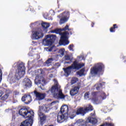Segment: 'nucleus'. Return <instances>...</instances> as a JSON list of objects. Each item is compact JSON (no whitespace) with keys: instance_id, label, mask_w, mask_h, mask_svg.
<instances>
[{"instance_id":"nucleus-1","label":"nucleus","mask_w":126,"mask_h":126,"mask_svg":"<svg viewBox=\"0 0 126 126\" xmlns=\"http://www.w3.org/2000/svg\"><path fill=\"white\" fill-rule=\"evenodd\" d=\"M54 85L52 87L51 89L48 92V93H50V92H51L54 97H55V98H57V99H64L65 96L63 94V92L61 89V86L59 85L58 81L54 79Z\"/></svg>"},{"instance_id":"nucleus-2","label":"nucleus","mask_w":126,"mask_h":126,"mask_svg":"<svg viewBox=\"0 0 126 126\" xmlns=\"http://www.w3.org/2000/svg\"><path fill=\"white\" fill-rule=\"evenodd\" d=\"M45 72L42 69L36 70L35 72L32 71L30 73L32 76H35L34 80V83L36 85H40V86H44L46 84V81L44 77L42 76Z\"/></svg>"},{"instance_id":"nucleus-3","label":"nucleus","mask_w":126,"mask_h":126,"mask_svg":"<svg viewBox=\"0 0 126 126\" xmlns=\"http://www.w3.org/2000/svg\"><path fill=\"white\" fill-rule=\"evenodd\" d=\"M51 110V108L49 105H42L39 107V110L38 111V119L40 122L41 125H43L46 121V119H47V116L43 113V112L45 113H48Z\"/></svg>"},{"instance_id":"nucleus-4","label":"nucleus","mask_w":126,"mask_h":126,"mask_svg":"<svg viewBox=\"0 0 126 126\" xmlns=\"http://www.w3.org/2000/svg\"><path fill=\"white\" fill-rule=\"evenodd\" d=\"M84 65L85 64L84 63H78V61H77V60H75L71 66H68L65 68H63L65 73L64 74L66 76H68V75L70 74V73L71 72V70H72V69L78 70L81 68V67H83Z\"/></svg>"},{"instance_id":"nucleus-5","label":"nucleus","mask_w":126,"mask_h":126,"mask_svg":"<svg viewBox=\"0 0 126 126\" xmlns=\"http://www.w3.org/2000/svg\"><path fill=\"white\" fill-rule=\"evenodd\" d=\"M92 95L93 96L92 100L94 104H99L102 102V100H105L107 98L106 94L103 92H94Z\"/></svg>"},{"instance_id":"nucleus-6","label":"nucleus","mask_w":126,"mask_h":126,"mask_svg":"<svg viewBox=\"0 0 126 126\" xmlns=\"http://www.w3.org/2000/svg\"><path fill=\"white\" fill-rule=\"evenodd\" d=\"M19 114L23 118H25V119H27V120H31L33 121V118L34 117V112L31 110L29 111L28 109L26 107H22L21 108L19 111Z\"/></svg>"},{"instance_id":"nucleus-7","label":"nucleus","mask_w":126,"mask_h":126,"mask_svg":"<svg viewBox=\"0 0 126 126\" xmlns=\"http://www.w3.org/2000/svg\"><path fill=\"white\" fill-rule=\"evenodd\" d=\"M93 110V107L91 104H89L87 106V108L83 109V108H79L77 112H73L70 116V118L72 119L76 115H82V116H84L88 111Z\"/></svg>"},{"instance_id":"nucleus-8","label":"nucleus","mask_w":126,"mask_h":126,"mask_svg":"<svg viewBox=\"0 0 126 126\" xmlns=\"http://www.w3.org/2000/svg\"><path fill=\"white\" fill-rule=\"evenodd\" d=\"M105 68V66L102 63H97L91 69V74L92 76H95L97 74H100V72H102Z\"/></svg>"},{"instance_id":"nucleus-9","label":"nucleus","mask_w":126,"mask_h":126,"mask_svg":"<svg viewBox=\"0 0 126 126\" xmlns=\"http://www.w3.org/2000/svg\"><path fill=\"white\" fill-rule=\"evenodd\" d=\"M24 75H25V66L23 64H20L16 70L15 77L17 80H19Z\"/></svg>"},{"instance_id":"nucleus-10","label":"nucleus","mask_w":126,"mask_h":126,"mask_svg":"<svg viewBox=\"0 0 126 126\" xmlns=\"http://www.w3.org/2000/svg\"><path fill=\"white\" fill-rule=\"evenodd\" d=\"M60 35H61V38L59 41V44L63 45V46L68 45L69 44V41H68V35H69V33L67 32H61Z\"/></svg>"},{"instance_id":"nucleus-11","label":"nucleus","mask_w":126,"mask_h":126,"mask_svg":"<svg viewBox=\"0 0 126 126\" xmlns=\"http://www.w3.org/2000/svg\"><path fill=\"white\" fill-rule=\"evenodd\" d=\"M56 40V35L54 34L47 35L46 38L43 39L42 44L44 46H51Z\"/></svg>"},{"instance_id":"nucleus-12","label":"nucleus","mask_w":126,"mask_h":126,"mask_svg":"<svg viewBox=\"0 0 126 126\" xmlns=\"http://www.w3.org/2000/svg\"><path fill=\"white\" fill-rule=\"evenodd\" d=\"M58 17L60 18V24H63L68 20V17H69V12L66 11L63 13L60 14V15L58 16Z\"/></svg>"},{"instance_id":"nucleus-13","label":"nucleus","mask_w":126,"mask_h":126,"mask_svg":"<svg viewBox=\"0 0 126 126\" xmlns=\"http://www.w3.org/2000/svg\"><path fill=\"white\" fill-rule=\"evenodd\" d=\"M68 118V114H64L62 112L58 113L57 117V122L60 124L63 123V122H66Z\"/></svg>"},{"instance_id":"nucleus-14","label":"nucleus","mask_w":126,"mask_h":126,"mask_svg":"<svg viewBox=\"0 0 126 126\" xmlns=\"http://www.w3.org/2000/svg\"><path fill=\"white\" fill-rule=\"evenodd\" d=\"M44 37V34L42 31H35L32 33V39L33 40H38V39H41V38H43Z\"/></svg>"},{"instance_id":"nucleus-15","label":"nucleus","mask_w":126,"mask_h":126,"mask_svg":"<svg viewBox=\"0 0 126 126\" xmlns=\"http://www.w3.org/2000/svg\"><path fill=\"white\" fill-rule=\"evenodd\" d=\"M22 101L25 102L26 104H29L32 101V98L30 94L25 95L22 97Z\"/></svg>"},{"instance_id":"nucleus-16","label":"nucleus","mask_w":126,"mask_h":126,"mask_svg":"<svg viewBox=\"0 0 126 126\" xmlns=\"http://www.w3.org/2000/svg\"><path fill=\"white\" fill-rule=\"evenodd\" d=\"M91 117L88 118V119L86 120V123H90L91 124L95 125V124L97 123V119L93 117H94V114H91Z\"/></svg>"},{"instance_id":"nucleus-17","label":"nucleus","mask_w":126,"mask_h":126,"mask_svg":"<svg viewBox=\"0 0 126 126\" xmlns=\"http://www.w3.org/2000/svg\"><path fill=\"white\" fill-rule=\"evenodd\" d=\"M33 94L35 95L37 100H43L45 98V96H46V94L38 93L36 91L34 92Z\"/></svg>"},{"instance_id":"nucleus-18","label":"nucleus","mask_w":126,"mask_h":126,"mask_svg":"<svg viewBox=\"0 0 126 126\" xmlns=\"http://www.w3.org/2000/svg\"><path fill=\"white\" fill-rule=\"evenodd\" d=\"M32 125H33V120L31 119L30 120H26L22 123L20 126H32Z\"/></svg>"},{"instance_id":"nucleus-19","label":"nucleus","mask_w":126,"mask_h":126,"mask_svg":"<svg viewBox=\"0 0 126 126\" xmlns=\"http://www.w3.org/2000/svg\"><path fill=\"white\" fill-rule=\"evenodd\" d=\"M24 84L26 87H28V88H30L32 86V82L28 78H25L24 79Z\"/></svg>"},{"instance_id":"nucleus-20","label":"nucleus","mask_w":126,"mask_h":126,"mask_svg":"<svg viewBox=\"0 0 126 126\" xmlns=\"http://www.w3.org/2000/svg\"><path fill=\"white\" fill-rule=\"evenodd\" d=\"M79 90V87H75L72 88L70 91V94L71 96H74V95H76L77 93H78V91Z\"/></svg>"},{"instance_id":"nucleus-21","label":"nucleus","mask_w":126,"mask_h":126,"mask_svg":"<svg viewBox=\"0 0 126 126\" xmlns=\"http://www.w3.org/2000/svg\"><path fill=\"white\" fill-rule=\"evenodd\" d=\"M60 113H62L63 114H68V106L66 105L62 106L61 108Z\"/></svg>"},{"instance_id":"nucleus-22","label":"nucleus","mask_w":126,"mask_h":126,"mask_svg":"<svg viewBox=\"0 0 126 126\" xmlns=\"http://www.w3.org/2000/svg\"><path fill=\"white\" fill-rule=\"evenodd\" d=\"M76 124L78 125V126H85V122H84V121H83L82 119L78 120Z\"/></svg>"},{"instance_id":"nucleus-23","label":"nucleus","mask_w":126,"mask_h":126,"mask_svg":"<svg viewBox=\"0 0 126 126\" xmlns=\"http://www.w3.org/2000/svg\"><path fill=\"white\" fill-rule=\"evenodd\" d=\"M54 61V59L53 58H50L46 62L45 65L46 66H50L52 64V63H53V61Z\"/></svg>"},{"instance_id":"nucleus-24","label":"nucleus","mask_w":126,"mask_h":126,"mask_svg":"<svg viewBox=\"0 0 126 126\" xmlns=\"http://www.w3.org/2000/svg\"><path fill=\"white\" fill-rule=\"evenodd\" d=\"M41 26L44 29H47V28L50 27V24L48 23L42 22L41 23Z\"/></svg>"},{"instance_id":"nucleus-25","label":"nucleus","mask_w":126,"mask_h":126,"mask_svg":"<svg viewBox=\"0 0 126 126\" xmlns=\"http://www.w3.org/2000/svg\"><path fill=\"white\" fill-rule=\"evenodd\" d=\"M84 71H85V69L83 68L80 71H78L77 72V74L79 75V76H82V75H84Z\"/></svg>"},{"instance_id":"nucleus-26","label":"nucleus","mask_w":126,"mask_h":126,"mask_svg":"<svg viewBox=\"0 0 126 126\" xmlns=\"http://www.w3.org/2000/svg\"><path fill=\"white\" fill-rule=\"evenodd\" d=\"M65 50L64 48H62L59 50L58 54L60 57H63L64 55Z\"/></svg>"},{"instance_id":"nucleus-27","label":"nucleus","mask_w":126,"mask_h":126,"mask_svg":"<svg viewBox=\"0 0 126 126\" xmlns=\"http://www.w3.org/2000/svg\"><path fill=\"white\" fill-rule=\"evenodd\" d=\"M94 87L96 88V90H100V88H102V84H96L95 85Z\"/></svg>"},{"instance_id":"nucleus-28","label":"nucleus","mask_w":126,"mask_h":126,"mask_svg":"<svg viewBox=\"0 0 126 126\" xmlns=\"http://www.w3.org/2000/svg\"><path fill=\"white\" fill-rule=\"evenodd\" d=\"M78 81V78L76 77L72 78L71 81V84L72 85V84H74L76 82H77Z\"/></svg>"},{"instance_id":"nucleus-29","label":"nucleus","mask_w":126,"mask_h":126,"mask_svg":"<svg viewBox=\"0 0 126 126\" xmlns=\"http://www.w3.org/2000/svg\"><path fill=\"white\" fill-rule=\"evenodd\" d=\"M116 28H118V26H117L116 24H114L113 25V28L112 27L110 28V32H115V30H114V29H116Z\"/></svg>"},{"instance_id":"nucleus-30","label":"nucleus","mask_w":126,"mask_h":126,"mask_svg":"<svg viewBox=\"0 0 126 126\" xmlns=\"http://www.w3.org/2000/svg\"><path fill=\"white\" fill-rule=\"evenodd\" d=\"M89 93L87 92L84 95V99L85 100H87V99H89Z\"/></svg>"},{"instance_id":"nucleus-31","label":"nucleus","mask_w":126,"mask_h":126,"mask_svg":"<svg viewBox=\"0 0 126 126\" xmlns=\"http://www.w3.org/2000/svg\"><path fill=\"white\" fill-rule=\"evenodd\" d=\"M9 96V95L8 94H5L2 97V100H6V99H7V98H8Z\"/></svg>"},{"instance_id":"nucleus-32","label":"nucleus","mask_w":126,"mask_h":126,"mask_svg":"<svg viewBox=\"0 0 126 126\" xmlns=\"http://www.w3.org/2000/svg\"><path fill=\"white\" fill-rule=\"evenodd\" d=\"M61 64H60V63H56L54 64V68H58V67H59V66H60Z\"/></svg>"},{"instance_id":"nucleus-33","label":"nucleus","mask_w":126,"mask_h":126,"mask_svg":"<svg viewBox=\"0 0 126 126\" xmlns=\"http://www.w3.org/2000/svg\"><path fill=\"white\" fill-rule=\"evenodd\" d=\"M2 79V72H1V70L0 69V83L1 82Z\"/></svg>"},{"instance_id":"nucleus-34","label":"nucleus","mask_w":126,"mask_h":126,"mask_svg":"<svg viewBox=\"0 0 126 126\" xmlns=\"http://www.w3.org/2000/svg\"><path fill=\"white\" fill-rule=\"evenodd\" d=\"M32 25H36L37 26H38V25H41V23L39 22H36L34 23H32Z\"/></svg>"},{"instance_id":"nucleus-35","label":"nucleus","mask_w":126,"mask_h":126,"mask_svg":"<svg viewBox=\"0 0 126 126\" xmlns=\"http://www.w3.org/2000/svg\"><path fill=\"white\" fill-rule=\"evenodd\" d=\"M65 30H68V31H69V29H68V26L67 25H66L64 28H63V30H62V31H65Z\"/></svg>"},{"instance_id":"nucleus-36","label":"nucleus","mask_w":126,"mask_h":126,"mask_svg":"<svg viewBox=\"0 0 126 126\" xmlns=\"http://www.w3.org/2000/svg\"><path fill=\"white\" fill-rule=\"evenodd\" d=\"M57 104H59L58 101H53L51 103V106H54V105H57Z\"/></svg>"},{"instance_id":"nucleus-37","label":"nucleus","mask_w":126,"mask_h":126,"mask_svg":"<svg viewBox=\"0 0 126 126\" xmlns=\"http://www.w3.org/2000/svg\"><path fill=\"white\" fill-rule=\"evenodd\" d=\"M105 126H115V125H114V124H112V123H106L105 124Z\"/></svg>"},{"instance_id":"nucleus-38","label":"nucleus","mask_w":126,"mask_h":126,"mask_svg":"<svg viewBox=\"0 0 126 126\" xmlns=\"http://www.w3.org/2000/svg\"><path fill=\"white\" fill-rule=\"evenodd\" d=\"M64 59L66 61H69V60H70V58L68 55L65 56Z\"/></svg>"},{"instance_id":"nucleus-39","label":"nucleus","mask_w":126,"mask_h":126,"mask_svg":"<svg viewBox=\"0 0 126 126\" xmlns=\"http://www.w3.org/2000/svg\"><path fill=\"white\" fill-rule=\"evenodd\" d=\"M69 49L70 51H73V44H71L69 46Z\"/></svg>"},{"instance_id":"nucleus-40","label":"nucleus","mask_w":126,"mask_h":126,"mask_svg":"<svg viewBox=\"0 0 126 126\" xmlns=\"http://www.w3.org/2000/svg\"><path fill=\"white\" fill-rule=\"evenodd\" d=\"M49 13L50 15H55V11L54 10H50Z\"/></svg>"},{"instance_id":"nucleus-41","label":"nucleus","mask_w":126,"mask_h":126,"mask_svg":"<svg viewBox=\"0 0 126 126\" xmlns=\"http://www.w3.org/2000/svg\"><path fill=\"white\" fill-rule=\"evenodd\" d=\"M53 47H51L50 48H45V50L46 51H48L49 52H52V50H53Z\"/></svg>"},{"instance_id":"nucleus-42","label":"nucleus","mask_w":126,"mask_h":126,"mask_svg":"<svg viewBox=\"0 0 126 126\" xmlns=\"http://www.w3.org/2000/svg\"><path fill=\"white\" fill-rule=\"evenodd\" d=\"M59 31L58 30H56L54 32H53L52 33H56V34H58L59 33Z\"/></svg>"},{"instance_id":"nucleus-43","label":"nucleus","mask_w":126,"mask_h":126,"mask_svg":"<svg viewBox=\"0 0 126 126\" xmlns=\"http://www.w3.org/2000/svg\"><path fill=\"white\" fill-rule=\"evenodd\" d=\"M32 45H33V46H35V45H37V42H36L35 41H32Z\"/></svg>"},{"instance_id":"nucleus-44","label":"nucleus","mask_w":126,"mask_h":126,"mask_svg":"<svg viewBox=\"0 0 126 126\" xmlns=\"http://www.w3.org/2000/svg\"><path fill=\"white\" fill-rule=\"evenodd\" d=\"M78 60H79L80 61H82V60H83V57H78Z\"/></svg>"},{"instance_id":"nucleus-45","label":"nucleus","mask_w":126,"mask_h":126,"mask_svg":"<svg viewBox=\"0 0 126 126\" xmlns=\"http://www.w3.org/2000/svg\"><path fill=\"white\" fill-rule=\"evenodd\" d=\"M13 94H14V95H18L19 93H18V92H14Z\"/></svg>"},{"instance_id":"nucleus-46","label":"nucleus","mask_w":126,"mask_h":126,"mask_svg":"<svg viewBox=\"0 0 126 126\" xmlns=\"http://www.w3.org/2000/svg\"><path fill=\"white\" fill-rule=\"evenodd\" d=\"M15 120V116L13 115L12 116V121H14Z\"/></svg>"},{"instance_id":"nucleus-47","label":"nucleus","mask_w":126,"mask_h":126,"mask_svg":"<svg viewBox=\"0 0 126 126\" xmlns=\"http://www.w3.org/2000/svg\"><path fill=\"white\" fill-rule=\"evenodd\" d=\"M2 96V91H0V97H1Z\"/></svg>"},{"instance_id":"nucleus-48","label":"nucleus","mask_w":126,"mask_h":126,"mask_svg":"<svg viewBox=\"0 0 126 126\" xmlns=\"http://www.w3.org/2000/svg\"><path fill=\"white\" fill-rule=\"evenodd\" d=\"M49 77H50V78L53 77V74H50L49 75Z\"/></svg>"},{"instance_id":"nucleus-49","label":"nucleus","mask_w":126,"mask_h":126,"mask_svg":"<svg viewBox=\"0 0 126 126\" xmlns=\"http://www.w3.org/2000/svg\"><path fill=\"white\" fill-rule=\"evenodd\" d=\"M64 63H69V62H66Z\"/></svg>"},{"instance_id":"nucleus-50","label":"nucleus","mask_w":126,"mask_h":126,"mask_svg":"<svg viewBox=\"0 0 126 126\" xmlns=\"http://www.w3.org/2000/svg\"><path fill=\"white\" fill-rule=\"evenodd\" d=\"M14 64L15 65H17V63H15Z\"/></svg>"},{"instance_id":"nucleus-51","label":"nucleus","mask_w":126,"mask_h":126,"mask_svg":"<svg viewBox=\"0 0 126 126\" xmlns=\"http://www.w3.org/2000/svg\"><path fill=\"white\" fill-rule=\"evenodd\" d=\"M92 27H93V25L92 26Z\"/></svg>"}]
</instances>
